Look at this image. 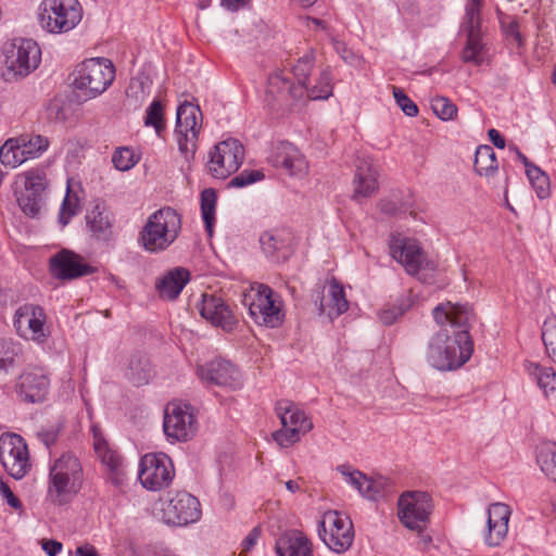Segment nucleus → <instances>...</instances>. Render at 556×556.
Here are the masks:
<instances>
[{
    "label": "nucleus",
    "instance_id": "nucleus-21",
    "mask_svg": "<svg viewBox=\"0 0 556 556\" xmlns=\"http://www.w3.org/2000/svg\"><path fill=\"white\" fill-rule=\"evenodd\" d=\"M50 390V379L42 367L27 366L16 378L14 391L24 403H42Z\"/></svg>",
    "mask_w": 556,
    "mask_h": 556
},
{
    "label": "nucleus",
    "instance_id": "nucleus-7",
    "mask_svg": "<svg viewBox=\"0 0 556 556\" xmlns=\"http://www.w3.org/2000/svg\"><path fill=\"white\" fill-rule=\"evenodd\" d=\"M115 68L105 58L88 59L77 65L73 85L89 99L102 94L113 83Z\"/></svg>",
    "mask_w": 556,
    "mask_h": 556
},
{
    "label": "nucleus",
    "instance_id": "nucleus-6",
    "mask_svg": "<svg viewBox=\"0 0 556 556\" xmlns=\"http://www.w3.org/2000/svg\"><path fill=\"white\" fill-rule=\"evenodd\" d=\"M38 15L42 29L50 34H64L80 23L83 8L78 0H43Z\"/></svg>",
    "mask_w": 556,
    "mask_h": 556
},
{
    "label": "nucleus",
    "instance_id": "nucleus-2",
    "mask_svg": "<svg viewBox=\"0 0 556 556\" xmlns=\"http://www.w3.org/2000/svg\"><path fill=\"white\" fill-rule=\"evenodd\" d=\"M83 483V466L74 453L64 452L50 464L47 495L53 504L70 503L79 493Z\"/></svg>",
    "mask_w": 556,
    "mask_h": 556
},
{
    "label": "nucleus",
    "instance_id": "nucleus-48",
    "mask_svg": "<svg viewBox=\"0 0 556 556\" xmlns=\"http://www.w3.org/2000/svg\"><path fill=\"white\" fill-rule=\"evenodd\" d=\"M314 55L312 53H307L302 56L298 63L293 66V76L296 79V86H301L304 89L308 85L309 75L314 67Z\"/></svg>",
    "mask_w": 556,
    "mask_h": 556
},
{
    "label": "nucleus",
    "instance_id": "nucleus-43",
    "mask_svg": "<svg viewBox=\"0 0 556 556\" xmlns=\"http://www.w3.org/2000/svg\"><path fill=\"white\" fill-rule=\"evenodd\" d=\"M332 94L331 75L329 68L320 72L314 86L307 85L305 94L311 100H325Z\"/></svg>",
    "mask_w": 556,
    "mask_h": 556
},
{
    "label": "nucleus",
    "instance_id": "nucleus-28",
    "mask_svg": "<svg viewBox=\"0 0 556 556\" xmlns=\"http://www.w3.org/2000/svg\"><path fill=\"white\" fill-rule=\"evenodd\" d=\"M510 508L504 503H493L488 508L484 542L489 546H498L507 535Z\"/></svg>",
    "mask_w": 556,
    "mask_h": 556
},
{
    "label": "nucleus",
    "instance_id": "nucleus-5",
    "mask_svg": "<svg viewBox=\"0 0 556 556\" xmlns=\"http://www.w3.org/2000/svg\"><path fill=\"white\" fill-rule=\"evenodd\" d=\"M390 255L404 266L407 274L428 281L437 269V264L426 257L415 239L392 235L389 239Z\"/></svg>",
    "mask_w": 556,
    "mask_h": 556
},
{
    "label": "nucleus",
    "instance_id": "nucleus-44",
    "mask_svg": "<svg viewBox=\"0 0 556 556\" xmlns=\"http://www.w3.org/2000/svg\"><path fill=\"white\" fill-rule=\"evenodd\" d=\"M526 173L536 195L540 199H546L549 195V179L547 175L535 165H528Z\"/></svg>",
    "mask_w": 556,
    "mask_h": 556
},
{
    "label": "nucleus",
    "instance_id": "nucleus-16",
    "mask_svg": "<svg viewBox=\"0 0 556 556\" xmlns=\"http://www.w3.org/2000/svg\"><path fill=\"white\" fill-rule=\"evenodd\" d=\"M0 463L15 480L23 479L30 471L28 447L20 434L7 432L0 435Z\"/></svg>",
    "mask_w": 556,
    "mask_h": 556
},
{
    "label": "nucleus",
    "instance_id": "nucleus-37",
    "mask_svg": "<svg viewBox=\"0 0 556 556\" xmlns=\"http://www.w3.org/2000/svg\"><path fill=\"white\" fill-rule=\"evenodd\" d=\"M536 463L541 470L556 483V443L540 444L536 448Z\"/></svg>",
    "mask_w": 556,
    "mask_h": 556
},
{
    "label": "nucleus",
    "instance_id": "nucleus-18",
    "mask_svg": "<svg viewBox=\"0 0 556 556\" xmlns=\"http://www.w3.org/2000/svg\"><path fill=\"white\" fill-rule=\"evenodd\" d=\"M244 159L243 146L233 138L220 141L208 153L207 170L217 179L236 173Z\"/></svg>",
    "mask_w": 556,
    "mask_h": 556
},
{
    "label": "nucleus",
    "instance_id": "nucleus-3",
    "mask_svg": "<svg viewBox=\"0 0 556 556\" xmlns=\"http://www.w3.org/2000/svg\"><path fill=\"white\" fill-rule=\"evenodd\" d=\"M180 230V215L172 207H162L149 216L139 242L148 252H163L176 241Z\"/></svg>",
    "mask_w": 556,
    "mask_h": 556
},
{
    "label": "nucleus",
    "instance_id": "nucleus-57",
    "mask_svg": "<svg viewBox=\"0 0 556 556\" xmlns=\"http://www.w3.org/2000/svg\"><path fill=\"white\" fill-rule=\"evenodd\" d=\"M0 494L12 508L21 509L23 507L21 501L14 495L7 482L3 481L2 477H0Z\"/></svg>",
    "mask_w": 556,
    "mask_h": 556
},
{
    "label": "nucleus",
    "instance_id": "nucleus-51",
    "mask_svg": "<svg viewBox=\"0 0 556 556\" xmlns=\"http://www.w3.org/2000/svg\"><path fill=\"white\" fill-rule=\"evenodd\" d=\"M481 24V7L476 4H467L466 13L462 27L466 34L468 33H480Z\"/></svg>",
    "mask_w": 556,
    "mask_h": 556
},
{
    "label": "nucleus",
    "instance_id": "nucleus-52",
    "mask_svg": "<svg viewBox=\"0 0 556 556\" xmlns=\"http://www.w3.org/2000/svg\"><path fill=\"white\" fill-rule=\"evenodd\" d=\"M502 29L506 39L516 45L518 48L523 46V38L520 34L518 22L515 18L508 17L501 21Z\"/></svg>",
    "mask_w": 556,
    "mask_h": 556
},
{
    "label": "nucleus",
    "instance_id": "nucleus-19",
    "mask_svg": "<svg viewBox=\"0 0 556 556\" xmlns=\"http://www.w3.org/2000/svg\"><path fill=\"white\" fill-rule=\"evenodd\" d=\"M46 323L45 309L34 303H25L17 307L13 317V326L17 336L38 344L46 342L49 337Z\"/></svg>",
    "mask_w": 556,
    "mask_h": 556
},
{
    "label": "nucleus",
    "instance_id": "nucleus-62",
    "mask_svg": "<svg viewBox=\"0 0 556 556\" xmlns=\"http://www.w3.org/2000/svg\"><path fill=\"white\" fill-rule=\"evenodd\" d=\"M489 138L492 141V143L498 148L504 149L505 148V139L502 137L498 130L492 128L488 131Z\"/></svg>",
    "mask_w": 556,
    "mask_h": 556
},
{
    "label": "nucleus",
    "instance_id": "nucleus-24",
    "mask_svg": "<svg viewBox=\"0 0 556 556\" xmlns=\"http://www.w3.org/2000/svg\"><path fill=\"white\" fill-rule=\"evenodd\" d=\"M49 270L59 280H74L96 271V268L84 262L79 254L63 249L49 260Z\"/></svg>",
    "mask_w": 556,
    "mask_h": 556
},
{
    "label": "nucleus",
    "instance_id": "nucleus-10",
    "mask_svg": "<svg viewBox=\"0 0 556 556\" xmlns=\"http://www.w3.org/2000/svg\"><path fill=\"white\" fill-rule=\"evenodd\" d=\"M432 510L431 497L428 493L421 491H406L397 501V517L401 523L418 532L424 542L431 541L429 535L422 534Z\"/></svg>",
    "mask_w": 556,
    "mask_h": 556
},
{
    "label": "nucleus",
    "instance_id": "nucleus-20",
    "mask_svg": "<svg viewBox=\"0 0 556 556\" xmlns=\"http://www.w3.org/2000/svg\"><path fill=\"white\" fill-rule=\"evenodd\" d=\"M201 517L199 500L186 491L176 492L168 501L162 503L161 519L170 526H187Z\"/></svg>",
    "mask_w": 556,
    "mask_h": 556
},
{
    "label": "nucleus",
    "instance_id": "nucleus-29",
    "mask_svg": "<svg viewBox=\"0 0 556 556\" xmlns=\"http://www.w3.org/2000/svg\"><path fill=\"white\" fill-rule=\"evenodd\" d=\"M292 233L287 229L265 231L260 237L261 248L273 262H283L291 253Z\"/></svg>",
    "mask_w": 556,
    "mask_h": 556
},
{
    "label": "nucleus",
    "instance_id": "nucleus-45",
    "mask_svg": "<svg viewBox=\"0 0 556 556\" xmlns=\"http://www.w3.org/2000/svg\"><path fill=\"white\" fill-rule=\"evenodd\" d=\"M542 340L547 355L556 364V315L548 316L544 320Z\"/></svg>",
    "mask_w": 556,
    "mask_h": 556
},
{
    "label": "nucleus",
    "instance_id": "nucleus-31",
    "mask_svg": "<svg viewBox=\"0 0 556 556\" xmlns=\"http://www.w3.org/2000/svg\"><path fill=\"white\" fill-rule=\"evenodd\" d=\"M275 549L278 556H314L312 542L299 530L283 533L277 540Z\"/></svg>",
    "mask_w": 556,
    "mask_h": 556
},
{
    "label": "nucleus",
    "instance_id": "nucleus-35",
    "mask_svg": "<svg viewBox=\"0 0 556 556\" xmlns=\"http://www.w3.org/2000/svg\"><path fill=\"white\" fill-rule=\"evenodd\" d=\"M475 170L480 176H491L497 168L496 154L488 144L479 146L475 153Z\"/></svg>",
    "mask_w": 556,
    "mask_h": 556
},
{
    "label": "nucleus",
    "instance_id": "nucleus-36",
    "mask_svg": "<svg viewBox=\"0 0 556 556\" xmlns=\"http://www.w3.org/2000/svg\"><path fill=\"white\" fill-rule=\"evenodd\" d=\"M328 295L329 309L327 311V315L329 318L334 319L349 309V302L346 300L344 289L338 280L332 279L330 281Z\"/></svg>",
    "mask_w": 556,
    "mask_h": 556
},
{
    "label": "nucleus",
    "instance_id": "nucleus-59",
    "mask_svg": "<svg viewBox=\"0 0 556 556\" xmlns=\"http://www.w3.org/2000/svg\"><path fill=\"white\" fill-rule=\"evenodd\" d=\"M261 532L262 531L260 527H255L249 532V534L243 539L241 543L242 552H250L255 546L257 540L261 536Z\"/></svg>",
    "mask_w": 556,
    "mask_h": 556
},
{
    "label": "nucleus",
    "instance_id": "nucleus-27",
    "mask_svg": "<svg viewBox=\"0 0 556 556\" xmlns=\"http://www.w3.org/2000/svg\"><path fill=\"white\" fill-rule=\"evenodd\" d=\"M91 431L94 452L109 470L111 482L115 485L123 484L125 479L123 457L109 444L99 427L92 426Z\"/></svg>",
    "mask_w": 556,
    "mask_h": 556
},
{
    "label": "nucleus",
    "instance_id": "nucleus-14",
    "mask_svg": "<svg viewBox=\"0 0 556 556\" xmlns=\"http://www.w3.org/2000/svg\"><path fill=\"white\" fill-rule=\"evenodd\" d=\"M252 294L245 299L251 318L260 326L277 328L283 321V313L279 296L271 288L260 283L252 288Z\"/></svg>",
    "mask_w": 556,
    "mask_h": 556
},
{
    "label": "nucleus",
    "instance_id": "nucleus-8",
    "mask_svg": "<svg viewBox=\"0 0 556 556\" xmlns=\"http://www.w3.org/2000/svg\"><path fill=\"white\" fill-rule=\"evenodd\" d=\"M202 128V112L199 105L184 102L177 108L174 136L180 155L186 162L194 159L199 132Z\"/></svg>",
    "mask_w": 556,
    "mask_h": 556
},
{
    "label": "nucleus",
    "instance_id": "nucleus-63",
    "mask_svg": "<svg viewBox=\"0 0 556 556\" xmlns=\"http://www.w3.org/2000/svg\"><path fill=\"white\" fill-rule=\"evenodd\" d=\"M77 556H98L96 548L92 545H83L76 549Z\"/></svg>",
    "mask_w": 556,
    "mask_h": 556
},
{
    "label": "nucleus",
    "instance_id": "nucleus-56",
    "mask_svg": "<svg viewBox=\"0 0 556 556\" xmlns=\"http://www.w3.org/2000/svg\"><path fill=\"white\" fill-rule=\"evenodd\" d=\"M379 207L383 214L393 216L408 212L409 205L407 203H399L394 199H382L379 202Z\"/></svg>",
    "mask_w": 556,
    "mask_h": 556
},
{
    "label": "nucleus",
    "instance_id": "nucleus-55",
    "mask_svg": "<svg viewBox=\"0 0 556 556\" xmlns=\"http://www.w3.org/2000/svg\"><path fill=\"white\" fill-rule=\"evenodd\" d=\"M264 178V174L260 170H243L229 181V187L242 188Z\"/></svg>",
    "mask_w": 556,
    "mask_h": 556
},
{
    "label": "nucleus",
    "instance_id": "nucleus-49",
    "mask_svg": "<svg viewBox=\"0 0 556 556\" xmlns=\"http://www.w3.org/2000/svg\"><path fill=\"white\" fill-rule=\"evenodd\" d=\"M79 212V200L76 194H71L67 188L66 195L60 208L59 220L63 226H66L73 216Z\"/></svg>",
    "mask_w": 556,
    "mask_h": 556
},
{
    "label": "nucleus",
    "instance_id": "nucleus-30",
    "mask_svg": "<svg viewBox=\"0 0 556 556\" xmlns=\"http://www.w3.org/2000/svg\"><path fill=\"white\" fill-rule=\"evenodd\" d=\"M378 169L370 160H359L353 180V199L362 200L372 197L379 189Z\"/></svg>",
    "mask_w": 556,
    "mask_h": 556
},
{
    "label": "nucleus",
    "instance_id": "nucleus-38",
    "mask_svg": "<svg viewBox=\"0 0 556 556\" xmlns=\"http://www.w3.org/2000/svg\"><path fill=\"white\" fill-rule=\"evenodd\" d=\"M87 224L97 238L105 239L111 232L110 215L99 205H96L87 215Z\"/></svg>",
    "mask_w": 556,
    "mask_h": 556
},
{
    "label": "nucleus",
    "instance_id": "nucleus-41",
    "mask_svg": "<svg viewBox=\"0 0 556 556\" xmlns=\"http://www.w3.org/2000/svg\"><path fill=\"white\" fill-rule=\"evenodd\" d=\"M128 377L136 386L148 383L152 377V368L149 359L143 356L132 357L128 366Z\"/></svg>",
    "mask_w": 556,
    "mask_h": 556
},
{
    "label": "nucleus",
    "instance_id": "nucleus-33",
    "mask_svg": "<svg viewBox=\"0 0 556 556\" xmlns=\"http://www.w3.org/2000/svg\"><path fill=\"white\" fill-rule=\"evenodd\" d=\"M190 279L187 269L177 267L166 273L157 282L156 289L162 298L176 299Z\"/></svg>",
    "mask_w": 556,
    "mask_h": 556
},
{
    "label": "nucleus",
    "instance_id": "nucleus-17",
    "mask_svg": "<svg viewBox=\"0 0 556 556\" xmlns=\"http://www.w3.org/2000/svg\"><path fill=\"white\" fill-rule=\"evenodd\" d=\"M139 480L149 491H161L172 483L175 477L173 460L164 453H148L139 464Z\"/></svg>",
    "mask_w": 556,
    "mask_h": 556
},
{
    "label": "nucleus",
    "instance_id": "nucleus-54",
    "mask_svg": "<svg viewBox=\"0 0 556 556\" xmlns=\"http://www.w3.org/2000/svg\"><path fill=\"white\" fill-rule=\"evenodd\" d=\"M393 97L404 114L409 117H414L418 114V106L408 98L402 88L393 87Z\"/></svg>",
    "mask_w": 556,
    "mask_h": 556
},
{
    "label": "nucleus",
    "instance_id": "nucleus-22",
    "mask_svg": "<svg viewBox=\"0 0 556 556\" xmlns=\"http://www.w3.org/2000/svg\"><path fill=\"white\" fill-rule=\"evenodd\" d=\"M337 470L348 484L367 500L378 501L391 492V481L388 478L368 477L349 465H341Z\"/></svg>",
    "mask_w": 556,
    "mask_h": 556
},
{
    "label": "nucleus",
    "instance_id": "nucleus-58",
    "mask_svg": "<svg viewBox=\"0 0 556 556\" xmlns=\"http://www.w3.org/2000/svg\"><path fill=\"white\" fill-rule=\"evenodd\" d=\"M58 437L59 430L54 427L41 429L37 432V438L48 448L55 444Z\"/></svg>",
    "mask_w": 556,
    "mask_h": 556
},
{
    "label": "nucleus",
    "instance_id": "nucleus-32",
    "mask_svg": "<svg viewBox=\"0 0 556 556\" xmlns=\"http://www.w3.org/2000/svg\"><path fill=\"white\" fill-rule=\"evenodd\" d=\"M266 92L273 100L289 97L298 101L304 97V88L293 84L281 71H276L268 76Z\"/></svg>",
    "mask_w": 556,
    "mask_h": 556
},
{
    "label": "nucleus",
    "instance_id": "nucleus-12",
    "mask_svg": "<svg viewBox=\"0 0 556 556\" xmlns=\"http://www.w3.org/2000/svg\"><path fill=\"white\" fill-rule=\"evenodd\" d=\"M318 535L330 551L342 554L353 544V522L349 516L338 510H328L319 521Z\"/></svg>",
    "mask_w": 556,
    "mask_h": 556
},
{
    "label": "nucleus",
    "instance_id": "nucleus-53",
    "mask_svg": "<svg viewBox=\"0 0 556 556\" xmlns=\"http://www.w3.org/2000/svg\"><path fill=\"white\" fill-rule=\"evenodd\" d=\"M112 162L116 169L128 170L136 164L135 154L128 148L117 149L112 157Z\"/></svg>",
    "mask_w": 556,
    "mask_h": 556
},
{
    "label": "nucleus",
    "instance_id": "nucleus-9",
    "mask_svg": "<svg viewBox=\"0 0 556 556\" xmlns=\"http://www.w3.org/2000/svg\"><path fill=\"white\" fill-rule=\"evenodd\" d=\"M275 410L282 427L273 433V439L281 447H289L299 442L301 437L313 428V422L305 412L288 400L279 401Z\"/></svg>",
    "mask_w": 556,
    "mask_h": 556
},
{
    "label": "nucleus",
    "instance_id": "nucleus-50",
    "mask_svg": "<svg viewBox=\"0 0 556 556\" xmlns=\"http://www.w3.org/2000/svg\"><path fill=\"white\" fill-rule=\"evenodd\" d=\"M434 114L442 121H451L457 114L456 105L445 97H435L431 100Z\"/></svg>",
    "mask_w": 556,
    "mask_h": 556
},
{
    "label": "nucleus",
    "instance_id": "nucleus-13",
    "mask_svg": "<svg viewBox=\"0 0 556 556\" xmlns=\"http://www.w3.org/2000/svg\"><path fill=\"white\" fill-rule=\"evenodd\" d=\"M163 429L169 440L185 442L192 439L198 431L195 408L180 401L168 403L164 410Z\"/></svg>",
    "mask_w": 556,
    "mask_h": 556
},
{
    "label": "nucleus",
    "instance_id": "nucleus-34",
    "mask_svg": "<svg viewBox=\"0 0 556 556\" xmlns=\"http://www.w3.org/2000/svg\"><path fill=\"white\" fill-rule=\"evenodd\" d=\"M526 370L536 381V384L546 396L556 393V372L554 368L536 363H528Z\"/></svg>",
    "mask_w": 556,
    "mask_h": 556
},
{
    "label": "nucleus",
    "instance_id": "nucleus-46",
    "mask_svg": "<svg viewBox=\"0 0 556 556\" xmlns=\"http://www.w3.org/2000/svg\"><path fill=\"white\" fill-rule=\"evenodd\" d=\"M413 304L409 296H403L397 300L393 306H388L380 311L379 319L384 325H392L401 317Z\"/></svg>",
    "mask_w": 556,
    "mask_h": 556
},
{
    "label": "nucleus",
    "instance_id": "nucleus-15",
    "mask_svg": "<svg viewBox=\"0 0 556 556\" xmlns=\"http://www.w3.org/2000/svg\"><path fill=\"white\" fill-rule=\"evenodd\" d=\"M49 140L41 135H22L8 139L0 148V162L15 168L24 162L41 156L49 148Z\"/></svg>",
    "mask_w": 556,
    "mask_h": 556
},
{
    "label": "nucleus",
    "instance_id": "nucleus-23",
    "mask_svg": "<svg viewBox=\"0 0 556 556\" xmlns=\"http://www.w3.org/2000/svg\"><path fill=\"white\" fill-rule=\"evenodd\" d=\"M198 375L206 384L219 386L230 390L242 387L239 369L229 361L215 358L198 368Z\"/></svg>",
    "mask_w": 556,
    "mask_h": 556
},
{
    "label": "nucleus",
    "instance_id": "nucleus-26",
    "mask_svg": "<svg viewBox=\"0 0 556 556\" xmlns=\"http://www.w3.org/2000/svg\"><path fill=\"white\" fill-rule=\"evenodd\" d=\"M198 309L205 320L212 326L219 327L225 331H232L237 326V318L226 301L215 294H203Z\"/></svg>",
    "mask_w": 556,
    "mask_h": 556
},
{
    "label": "nucleus",
    "instance_id": "nucleus-47",
    "mask_svg": "<svg viewBox=\"0 0 556 556\" xmlns=\"http://www.w3.org/2000/svg\"><path fill=\"white\" fill-rule=\"evenodd\" d=\"M144 125L153 127L157 136H161V132L165 128L163 105L161 101L153 100V102L148 106L144 116Z\"/></svg>",
    "mask_w": 556,
    "mask_h": 556
},
{
    "label": "nucleus",
    "instance_id": "nucleus-60",
    "mask_svg": "<svg viewBox=\"0 0 556 556\" xmlns=\"http://www.w3.org/2000/svg\"><path fill=\"white\" fill-rule=\"evenodd\" d=\"M42 549L49 556H56L62 549V543L55 540H45L42 542Z\"/></svg>",
    "mask_w": 556,
    "mask_h": 556
},
{
    "label": "nucleus",
    "instance_id": "nucleus-40",
    "mask_svg": "<svg viewBox=\"0 0 556 556\" xmlns=\"http://www.w3.org/2000/svg\"><path fill=\"white\" fill-rule=\"evenodd\" d=\"M466 46L462 52V59L466 63L480 65L484 60V46L480 33H468Z\"/></svg>",
    "mask_w": 556,
    "mask_h": 556
},
{
    "label": "nucleus",
    "instance_id": "nucleus-61",
    "mask_svg": "<svg viewBox=\"0 0 556 556\" xmlns=\"http://www.w3.org/2000/svg\"><path fill=\"white\" fill-rule=\"evenodd\" d=\"M251 0H220L224 8L229 11H238L239 9L247 5Z\"/></svg>",
    "mask_w": 556,
    "mask_h": 556
},
{
    "label": "nucleus",
    "instance_id": "nucleus-64",
    "mask_svg": "<svg viewBox=\"0 0 556 556\" xmlns=\"http://www.w3.org/2000/svg\"><path fill=\"white\" fill-rule=\"evenodd\" d=\"M286 489L291 493H296L301 490V486L299 484L298 480H289L285 483Z\"/></svg>",
    "mask_w": 556,
    "mask_h": 556
},
{
    "label": "nucleus",
    "instance_id": "nucleus-11",
    "mask_svg": "<svg viewBox=\"0 0 556 556\" xmlns=\"http://www.w3.org/2000/svg\"><path fill=\"white\" fill-rule=\"evenodd\" d=\"M48 186L43 166H36L16 176L14 194L21 210L35 217L40 210L41 194Z\"/></svg>",
    "mask_w": 556,
    "mask_h": 556
},
{
    "label": "nucleus",
    "instance_id": "nucleus-4",
    "mask_svg": "<svg viewBox=\"0 0 556 556\" xmlns=\"http://www.w3.org/2000/svg\"><path fill=\"white\" fill-rule=\"evenodd\" d=\"M41 52L33 39L14 38L0 54V71L5 80L27 76L40 63Z\"/></svg>",
    "mask_w": 556,
    "mask_h": 556
},
{
    "label": "nucleus",
    "instance_id": "nucleus-1",
    "mask_svg": "<svg viewBox=\"0 0 556 556\" xmlns=\"http://www.w3.org/2000/svg\"><path fill=\"white\" fill-rule=\"evenodd\" d=\"M435 323L448 325L451 329L441 328L435 332L427 348L428 364L441 371L454 370L469 361L473 352V343L469 329L476 315L469 304L445 302L432 309Z\"/></svg>",
    "mask_w": 556,
    "mask_h": 556
},
{
    "label": "nucleus",
    "instance_id": "nucleus-39",
    "mask_svg": "<svg viewBox=\"0 0 556 556\" xmlns=\"http://www.w3.org/2000/svg\"><path fill=\"white\" fill-rule=\"evenodd\" d=\"M217 203V194L214 189H204L201 192V214L204 222L205 230L211 237L215 224V211Z\"/></svg>",
    "mask_w": 556,
    "mask_h": 556
},
{
    "label": "nucleus",
    "instance_id": "nucleus-42",
    "mask_svg": "<svg viewBox=\"0 0 556 556\" xmlns=\"http://www.w3.org/2000/svg\"><path fill=\"white\" fill-rule=\"evenodd\" d=\"M21 353V344L10 338H0V374H8Z\"/></svg>",
    "mask_w": 556,
    "mask_h": 556
},
{
    "label": "nucleus",
    "instance_id": "nucleus-25",
    "mask_svg": "<svg viewBox=\"0 0 556 556\" xmlns=\"http://www.w3.org/2000/svg\"><path fill=\"white\" fill-rule=\"evenodd\" d=\"M268 162L276 168L283 169L288 175L302 178L308 172V163L300 150L290 142L275 144Z\"/></svg>",
    "mask_w": 556,
    "mask_h": 556
}]
</instances>
